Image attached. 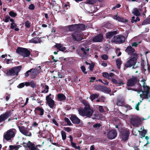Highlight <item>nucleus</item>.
<instances>
[{
    "instance_id": "nucleus-1",
    "label": "nucleus",
    "mask_w": 150,
    "mask_h": 150,
    "mask_svg": "<svg viewBox=\"0 0 150 150\" xmlns=\"http://www.w3.org/2000/svg\"><path fill=\"white\" fill-rule=\"evenodd\" d=\"M81 103L85 106L83 109L79 110L78 111L79 114L83 116H86L87 117H91L94 112L92 107H91L88 102L85 100H83Z\"/></svg>"
},
{
    "instance_id": "nucleus-2",
    "label": "nucleus",
    "mask_w": 150,
    "mask_h": 150,
    "mask_svg": "<svg viewBox=\"0 0 150 150\" xmlns=\"http://www.w3.org/2000/svg\"><path fill=\"white\" fill-rule=\"evenodd\" d=\"M16 134V129L12 128L8 130L4 134L3 138L7 141L11 140L13 138Z\"/></svg>"
},
{
    "instance_id": "nucleus-3",
    "label": "nucleus",
    "mask_w": 150,
    "mask_h": 150,
    "mask_svg": "<svg viewBox=\"0 0 150 150\" xmlns=\"http://www.w3.org/2000/svg\"><path fill=\"white\" fill-rule=\"evenodd\" d=\"M23 145L26 150H39L37 148L36 145L34 143L31 142L29 141L27 143L23 142L21 144Z\"/></svg>"
},
{
    "instance_id": "nucleus-4",
    "label": "nucleus",
    "mask_w": 150,
    "mask_h": 150,
    "mask_svg": "<svg viewBox=\"0 0 150 150\" xmlns=\"http://www.w3.org/2000/svg\"><path fill=\"white\" fill-rule=\"evenodd\" d=\"M138 56H130L129 58V60L125 63V67L126 68H130L134 66L136 63Z\"/></svg>"
},
{
    "instance_id": "nucleus-5",
    "label": "nucleus",
    "mask_w": 150,
    "mask_h": 150,
    "mask_svg": "<svg viewBox=\"0 0 150 150\" xmlns=\"http://www.w3.org/2000/svg\"><path fill=\"white\" fill-rule=\"evenodd\" d=\"M22 68L21 66H19L9 69L6 74L8 76H18V72L20 71Z\"/></svg>"
},
{
    "instance_id": "nucleus-6",
    "label": "nucleus",
    "mask_w": 150,
    "mask_h": 150,
    "mask_svg": "<svg viewBox=\"0 0 150 150\" xmlns=\"http://www.w3.org/2000/svg\"><path fill=\"white\" fill-rule=\"evenodd\" d=\"M16 52L24 57H29L30 54V52L27 49L19 47H17Z\"/></svg>"
},
{
    "instance_id": "nucleus-7",
    "label": "nucleus",
    "mask_w": 150,
    "mask_h": 150,
    "mask_svg": "<svg viewBox=\"0 0 150 150\" xmlns=\"http://www.w3.org/2000/svg\"><path fill=\"white\" fill-rule=\"evenodd\" d=\"M130 133L128 129H127L122 130L120 134V137L121 140L124 142L128 139Z\"/></svg>"
},
{
    "instance_id": "nucleus-8",
    "label": "nucleus",
    "mask_w": 150,
    "mask_h": 150,
    "mask_svg": "<svg viewBox=\"0 0 150 150\" xmlns=\"http://www.w3.org/2000/svg\"><path fill=\"white\" fill-rule=\"evenodd\" d=\"M125 41V37L123 35H119L114 36L112 41L118 44L124 43Z\"/></svg>"
},
{
    "instance_id": "nucleus-9",
    "label": "nucleus",
    "mask_w": 150,
    "mask_h": 150,
    "mask_svg": "<svg viewBox=\"0 0 150 150\" xmlns=\"http://www.w3.org/2000/svg\"><path fill=\"white\" fill-rule=\"evenodd\" d=\"M130 122L131 124L133 126L138 127L140 125L142 120L138 117L133 116L130 119Z\"/></svg>"
},
{
    "instance_id": "nucleus-10",
    "label": "nucleus",
    "mask_w": 150,
    "mask_h": 150,
    "mask_svg": "<svg viewBox=\"0 0 150 150\" xmlns=\"http://www.w3.org/2000/svg\"><path fill=\"white\" fill-rule=\"evenodd\" d=\"M39 72H40L38 71V70L37 69H31L27 71L26 73H25L24 74L25 77H28L29 75V73H31V78L34 79L36 78L38 74L39 73Z\"/></svg>"
},
{
    "instance_id": "nucleus-11",
    "label": "nucleus",
    "mask_w": 150,
    "mask_h": 150,
    "mask_svg": "<svg viewBox=\"0 0 150 150\" xmlns=\"http://www.w3.org/2000/svg\"><path fill=\"white\" fill-rule=\"evenodd\" d=\"M73 40L74 41H80L82 39L81 32L79 30L75 31L71 35Z\"/></svg>"
},
{
    "instance_id": "nucleus-12",
    "label": "nucleus",
    "mask_w": 150,
    "mask_h": 150,
    "mask_svg": "<svg viewBox=\"0 0 150 150\" xmlns=\"http://www.w3.org/2000/svg\"><path fill=\"white\" fill-rule=\"evenodd\" d=\"M18 128L20 132L23 134L28 137H31L32 136V134L29 131V129L26 128L24 126H18Z\"/></svg>"
},
{
    "instance_id": "nucleus-13",
    "label": "nucleus",
    "mask_w": 150,
    "mask_h": 150,
    "mask_svg": "<svg viewBox=\"0 0 150 150\" xmlns=\"http://www.w3.org/2000/svg\"><path fill=\"white\" fill-rule=\"evenodd\" d=\"M126 52L130 56H138L135 50L131 46H128L125 50Z\"/></svg>"
},
{
    "instance_id": "nucleus-14",
    "label": "nucleus",
    "mask_w": 150,
    "mask_h": 150,
    "mask_svg": "<svg viewBox=\"0 0 150 150\" xmlns=\"http://www.w3.org/2000/svg\"><path fill=\"white\" fill-rule=\"evenodd\" d=\"M138 81L137 77H134L132 76L131 78L129 79L127 81V86L128 87H132L135 86Z\"/></svg>"
},
{
    "instance_id": "nucleus-15",
    "label": "nucleus",
    "mask_w": 150,
    "mask_h": 150,
    "mask_svg": "<svg viewBox=\"0 0 150 150\" xmlns=\"http://www.w3.org/2000/svg\"><path fill=\"white\" fill-rule=\"evenodd\" d=\"M12 114L11 111H6L5 113L1 114L0 115V123L4 121Z\"/></svg>"
},
{
    "instance_id": "nucleus-16",
    "label": "nucleus",
    "mask_w": 150,
    "mask_h": 150,
    "mask_svg": "<svg viewBox=\"0 0 150 150\" xmlns=\"http://www.w3.org/2000/svg\"><path fill=\"white\" fill-rule=\"evenodd\" d=\"M117 135V133L115 130H111L109 131L107 134V137L109 139H115Z\"/></svg>"
},
{
    "instance_id": "nucleus-17",
    "label": "nucleus",
    "mask_w": 150,
    "mask_h": 150,
    "mask_svg": "<svg viewBox=\"0 0 150 150\" xmlns=\"http://www.w3.org/2000/svg\"><path fill=\"white\" fill-rule=\"evenodd\" d=\"M70 119L72 122L75 124H78L81 122V120L74 114H71Z\"/></svg>"
},
{
    "instance_id": "nucleus-18",
    "label": "nucleus",
    "mask_w": 150,
    "mask_h": 150,
    "mask_svg": "<svg viewBox=\"0 0 150 150\" xmlns=\"http://www.w3.org/2000/svg\"><path fill=\"white\" fill-rule=\"evenodd\" d=\"M103 36L102 33L99 34L93 39L92 41L94 42H101L103 41Z\"/></svg>"
},
{
    "instance_id": "nucleus-19",
    "label": "nucleus",
    "mask_w": 150,
    "mask_h": 150,
    "mask_svg": "<svg viewBox=\"0 0 150 150\" xmlns=\"http://www.w3.org/2000/svg\"><path fill=\"white\" fill-rule=\"evenodd\" d=\"M44 37H42L39 38V37H35L29 40V43H33L35 44L40 43L42 42L41 39L43 38Z\"/></svg>"
},
{
    "instance_id": "nucleus-20",
    "label": "nucleus",
    "mask_w": 150,
    "mask_h": 150,
    "mask_svg": "<svg viewBox=\"0 0 150 150\" xmlns=\"http://www.w3.org/2000/svg\"><path fill=\"white\" fill-rule=\"evenodd\" d=\"M111 81L113 83L118 85V86H121L125 84V83L123 79L117 78V80L114 79H112Z\"/></svg>"
},
{
    "instance_id": "nucleus-21",
    "label": "nucleus",
    "mask_w": 150,
    "mask_h": 150,
    "mask_svg": "<svg viewBox=\"0 0 150 150\" xmlns=\"http://www.w3.org/2000/svg\"><path fill=\"white\" fill-rule=\"evenodd\" d=\"M46 103L47 104L50 108L52 109H54V106L55 105L54 101L52 99H46Z\"/></svg>"
},
{
    "instance_id": "nucleus-22",
    "label": "nucleus",
    "mask_w": 150,
    "mask_h": 150,
    "mask_svg": "<svg viewBox=\"0 0 150 150\" xmlns=\"http://www.w3.org/2000/svg\"><path fill=\"white\" fill-rule=\"evenodd\" d=\"M77 25L76 24L69 25L64 28V30L66 31H73L74 30H77Z\"/></svg>"
},
{
    "instance_id": "nucleus-23",
    "label": "nucleus",
    "mask_w": 150,
    "mask_h": 150,
    "mask_svg": "<svg viewBox=\"0 0 150 150\" xmlns=\"http://www.w3.org/2000/svg\"><path fill=\"white\" fill-rule=\"evenodd\" d=\"M117 33V30H114L108 32L106 34V38L107 39H110Z\"/></svg>"
},
{
    "instance_id": "nucleus-24",
    "label": "nucleus",
    "mask_w": 150,
    "mask_h": 150,
    "mask_svg": "<svg viewBox=\"0 0 150 150\" xmlns=\"http://www.w3.org/2000/svg\"><path fill=\"white\" fill-rule=\"evenodd\" d=\"M145 81V80L144 79L142 81V82H143L142 87H143L144 90L143 91L142 93H146V92L147 91L148 95H149V93L150 88L149 86L146 85V83L144 82Z\"/></svg>"
},
{
    "instance_id": "nucleus-25",
    "label": "nucleus",
    "mask_w": 150,
    "mask_h": 150,
    "mask_svg": "<svg viewBox=\"0 0 150 150\" xmlns=\"http://www.w3.org/2000/svg\"><path fill=\"white\" fill-rule=\"evenodd\" d=\"M34 112L36 114L40 115H42L44 113V110L42 108L39 107H38L35 108Z\"/></svg>"
},
{
    "instance_id": "nucleus-26",
    "label": "nucleus",
    "mask_w": 150,
    "mask_h": 150,
    "mask_svg": "<svg viewBox=\"0 0 150 150\" xmlns=\"http://www.w3.org/2000/svg\"><path fill=\"white\" fill-rule=\"evenodd\" d=\"M54 47L57 50L62 52L64 51L66 49V48L60 43H56Z\"/></svg>"
},
{
    "instance_id": "nucleus-27",
    "label": "nucleus",
    "mask_w": 150,
    "mask_h": 150,
    "mask_svg": "<svg viewBox=\"0 0 150 150\" xmlns=\"http://www.w3.org/2000/svg\"><path fill=\"white\" fill-rule=\"evenodd\" d=\"M57 98L58 100L60 101H64L66 99V96L63 94L59 93L57 95Z\"/></svg>"
},
{
    "instance_id": "nucleus-28",
    "label": "nucleus",
    "mask_w": 150,
    "mask_h": 150,
    "mask_svg": "<svg viewBox=\"0 0 150 150\" xmlns=\"http://www.w3.org/2000/svg\"><path fill=\"white\" fill-rule=\"evenodd\" d=\"M22 146V145H10L9 146L8 150H18V149Z\"/></svg>"
},
{
    "instance_id": "nucleus-29",
    "label": "nucleus",
    "mask_w": 150,
    "mask_h": 150,
    "mask_svg": "<svg viewBox=\"0 0 150 150\" xmlns=\"http://www.w3.org/2000/svg\"><path fill=\"white\" fill-rule=\"evenodd\" d=\"M150 24V15L144 19L142 23V25H145Z\"/></svg>"
},
{
    "instance_id": "nucleus-30",
    "label": "nucleus",
    "mask_w": 150,
    "mask_h": 150,
    "mask_svg": "<svg viewBox=\"0 0 150 150\" xmlns=\"http://www.w3.org/2000/svg\"><path fill=\"white\" fill-rule=\"evenodd\" d=\"M101 91L105 93H109L111 92V90L110 88H107L105 86H102Z\"/></svg>"
},
{
    "instance_id": "nucleus-31",
    "label": "nucleus",
    "mask_w": 150,
    "mask_h": 150,
    "mask_svg": "<svg viewBox=\"0 0 150 150\" xmlns=\"http://www.w3.org/2000/svg\"><path fill=\"white\" fill-rule=\"evenodd\" d=\"M77 25V30H84L85 29V25L82 23L76 24Z\"/></svg>"
},
{
    "instance_id": "nucleus-32",
    "label": "nucleus",
    "mask_w": 150,
    "mask_h": 150,
    "mask_svg": "<svg viewBox=\"0 0 150 150\" xmlns=\"http://www.w3.org/2000/svg\"><path fill=\"white\" fill-rule=\"evenodd\" d=\"M117 105L120 106H123L124 104V100L122 98L117 99Z\"/></svg>"
},
{
    "instance_id": "nucleus-33",
    "label": "nucleus",
    "mask_w": 150,
    "mask_h": 150,
    "mask_svg": "<svg viewBox=\"0 0 150 150\" xmlns=\"http://www.w3.org/2000/svg\"><path fill=\"white\" fill-rule=\"evenodd\" d=\"M143 94H140V96L141 98H142V100H143V99H149L150 97V95H148V92L147 91L146 93H142Z\"/></svg>"
},
{
    "instance_id": "nucleus-34",
    "label": "nucleus",
    "mask_w": 150,
    "mask_h": 150,
    "mask_svg": "<svg viewBox=\"0 0 150 150\" xmlns=\"http://www.w3.org/2000/svg\"><path fill=\"white\" fill-rule=\"evenodd\" d=\"M132 13L134 15L136 16H139L140 15V13L138 9L137 8H134L133 9Z\"/></svg>"
},
{
    "instance_id": "nucleus-35",
    "label": "nucleus",
    "mask_w": 150,
    "mask_h": 150,
    "mask_svg": "<svg viewBox=\"0 0 150 150\" xmlns=\"http://www.w3.org/2000/svg\"><path fill=\"white\" fill-rule=\"evenodd\" d=\"M116 63L117 68L118 69H120L121 67V65L122 63V62L121 61L120 59H117L116 60Z\"/></svg>"
},
{
    "instance_id": "nucleus-36",
    "label": "nucleus",
    "mask_w": 150,
    "mask_h": 150,
    "mask_svg": "<svg viewBox=\"0 0 150 150\" xmlns=\"http://www.w3.org/2000/svg\"><path fill=\"white\" fill-rule=\"evenodd\" d=\"M99 96V94L98 93L92 94L90 96V98L93 101L95 99L97 98Z\"/></svg>"
},
{
    "instance_id": "nucleus-37",
    "label": "nucleus",
    "mask_w": 150,
    "mask_h": 150,
    "mask_svg": "<svg viewBox=\"0 0 150 150\" xmlns=\"http://www.w3.org/2000/svg\"><path fill=\"white\" fill-rule=\"evenodd\" d=\"M118 21L121 22L126 23L128 22V20L126 19H125L119 16L118 18Z\"/></svg>"
},
{
    "instance_id": "nucleus-38",
    "label": "nucleus",
    "mask_w": 150,
    "mask_h": 150,
    "mask_svg": "<svg viewBox=\"0 0 150 150\" xmlns=\"http://www.w3.org/2000/svg\"><path fill=\"white\" fill-rule=\"evenodd\" d=\"M61 134L62 135V139L63 140H65L66 139L67 137L66 132L63 131H62L61 132Z\"/></svg>"
},
{
    "instance_id": "nucleus-39",
    "label": "nucleus",
    "mask_w": 150,
    "mask_h": 150,
    "mask_svg": "<svg viewBox=\"0 0 150 150\" xmlns=\"http://www.w3.org/2000/svg\"><path fill=\"white\" fill-rule=\"evenodd\" d=\"M64 120L67 123L68 125L69 126H71L72 125V124L71 123V122L68 118L67 117H65L64 119Z\"/></svg>"
},
{
    "instance_id": "nucleus-40",
    "label": "nucleus",
    "mask_w": 150,
    "mask_h": 150,
    "mask_svg": "<svg viewBox=\"0 0 150 150\" xmlns=\"http://www.w3.org/2000/svg\"><path fill=\"white\" fill-rule=\"evenodd\" d=\"M147 131V130L144 129L143 130L141 134V138L144 137H145Z\"/></svg>"
},
{
    "instance_id": "nucleus-41",
    "label": "nucleus",
    "mask_w": 150,
    "mask_h": 150,
    "mask_svg": "<svg viewBox=\"0 0 150 150\" xmlns=\"http://www.w3.org/2000/svg\"><path fill=\"white\" fill-rule=\"evenodd\" d=\"M102 86L100 85H98L95 86V88L96 90L99 91L101 90Z\"/></svg>"
},
{
    "instance_id": "nucleus-42",
    "label": "nucleus",
    "mask_w": 150,
    "mask_h": 150,
    "mask_svg": "<svg viewBox=\"0 0 150 150\" xmlns=\"http://www.w3.org/2000/svg\"><path fill=\"white\" fill-rule=\"evenodd\" d=\"M87 3L90 4H93L96 2V0H87Z\"/></svg>"
},
{
    "instance_id": "nucleus-43",
    "label": "nucleus",
    "mask_w": 150,
    "mask_h": 150,
    "mask_svg": "<svg viewBox=\"0 0 150 150\" xmlns=\"http://www.w3.org/2000/svg\"><path fill=\"white\" fill-rule=\"evenodd\" d=\"M81 69L84 74H87V72L86 71V68L84 66L82 65L81 66Z\"/></svg>"
},
{
    "instance_id": "nucleus-44",
    "label": "nucleus",
    "mask_w": 150,
    "mask_h": 150,
    "mask_svg": "<svg viewBox=\"0 0 150 150\" xmlns=\"http://www.w3.org/2000/svg\"><path fill=\"white\" fill-rule=\"evenodd\" d=\"M64 8H65V10H67L70 8V6L69 5V2H67L64 5Z\"/></svg>"
},
{
    "instance_id": "nucleus-45",
    "label": "nucleus",
    "mask_w": 150,
    "mask_h": 150,
    "mask_svg": "<svg viewBox=\"0 0 150 150\" xmlns=\"http://www.w3.org/2000/svg\"><path fill=\"white\" fill-rule=\"evenodd\" d=\"M103 76L108 79H109V76L108 74L106 72H103Z\"/></svg>"
},
{
    "instance_id": "nucleus-46",
    "label": "nucleus",
    "mask_w": 150,
    "mask_h": 150,
    "mask_svg": "<svg viewBox=\"0 0 150 150\" xmlns=\"http://www.w3.org/2000/svg\"><path fill=\"white\" fill-rule=\"evenodd\" d=\"M30 23L28 21H26L25 23V26L27 28H29L30 27Z\"/></svg>"
},
{
    "instance_id": "nucleus-47",
    "label": "nucleus",
    "mask_w": 150,
    "mask_h": 150,
    "mask_svg": "<svg viewBox=\"0 0 150 150\" xmlns=\"http://www.w3.org/2000/svg\"><path fill=\"white\" fill-rule=\"evenodd\" d=\"M94 66L95 64L93 63H92L91 64L89 65V69L90 71H93Z\"/></svg>"
},
{
    "instance_id": "nucleus-48",
    "label": "nucleus",
    "mask_w": 150,
    "mask_h": 150,
    "mask_svg": "<svg viewBox=\"0 0 150 150\" xmlns=\"http://www.w3.org/2000/svg\"><path fill=\"white\" fill-rule=\"evenodd\" d=\"M9 15L13 17H15L17 16L16 13L12 11L9 12Z\"/></svg>"
},
{
    "instance_id": "nucleus-49",
    "label": "nucleus",
    "mask_w": 150,
    "mask_h": 150,
    "mask_svg": "<svg viewBox=\"0 0 150 150\" xmlns=\"http://www.w3.org/2000/svg\"><path fill=\"white\" fill-rule=\"evenodd\" d=\"M30 86L33 88H35L36 87V84L33 81L30 82Z\"/></svg>"
},
{
    "instance_id": "nucleus-50",
    "label": "nucleus",
    "mask_w": 150,
    "mask_h": 150,
    "mask_svg": "<svg viewBox=\"0 0 150 150\" xmlns=\"http://www.w3.org/2000/svg\"><path fill=\"white\" fill-rule=\"evenodd\" d=\"M101 58L104 60H107L108 59V56L107 54H104L101 56Z\"/></svg>"
},
{
    "instance_id": "nucleus-51",
    "label": "nucleus",
    "mask_w": 150,
    "mask_h": 150,
    "mask_svg": "<svg viewBox=\"0 0 150 150\" xmlns=\"http://www.w3.org/2000/svg\"><path fill=\"white\" fill-rule=\"evenodd\" d=\"M98 110L101 113H103L105 112V110L102 106L99 105L98 107Z\"/></svg>"
},
{
    "instance_id": "nucleus-52",
    "label": "nucleus",
    "mask_w": 150,
    "mask_h": 150,
    "mask_svg": "<svg viewBox=\"0 0 150 150\" xmlns=\"http://www.w3.org/2000/svg\"><path fill=\"white\" fill-rule=\"evenodd\" d=\"M25 84L24 83H20L18 86L17 87L18 88H21L24 87Z\"/></svg>"
},
{
    "instance_id": "nucleus-53",
    "label": "nucleus",
    "mask_w": 150,
    "mask_h": 150,
    "mask_svg": "<svg viewBox=\"0 0 150 150\" xmlns=\"http://www.w3.org/2000/svg\"><path fill=\"white\" fill-rule=\"evenodd\" d=\"M140 87L138 89H135L134 90L135 91H137L138 93H140L141 92H142L143 91L142 90V86L140 85Z\"/></svg>"
},
{
    "instance_id": "nucleus-54",
    "label": "nucleus",
    "mask_w": 150,
    "mask_h": 150,
    "mask_svg": "<svg viewBox=\"0 0 150 150\" xmlns=\"http://www.w3.org/2000/svg\"><path fill=\"white\" fill-rule=\"evenodd\" d=\"M101 126L100 123H96L93 125V127L94 128H98L100 127Z\"/></svg>"
},
{
    "instance_id": "nucleus-55",
    "label": "nucleus",
    "mask_w": 150,
    "mask_h": 150,
    "mask_svg": "<svg viewBox=\"0 0 150 150\" xmlns=\"http://www.w3.org/2000/svg\"><path fill=\"white\" fill-rule=\"evenodd\" d=\"M17 27L16 24L14 23H11L10 28L11 29H14V28H16Z\"/></svg>"
},
{
    "instance_id": "nucleus-56",
    "label": "nucleus",
    "mask_w": 150,
    "mask_h": 150,
    "mask_svg": "<svg viewBox=\"0 0 150 150\" xmlns=\"http://www.w3.org/2000/svg\"><path fill=\"white\" fill-rule=\"evenodd\" d=\"M35 6L33 4H31L28 7V8L30 10H33L34 9Z\"/></svg>"
},
{
    "instance_id": "nucleus-57",
    "label": "nucleus",
    "mask_w": 150,
    "mask_h": 150,
    "mask_svg": "<svg viewBox=\"0 0 150 150\" xmlns=\"http://www.w3.org/2000/svg\"><path fill=\"white\" fill-rule=\"evenodd\" d=\"M143 61V62L141 63V66L142 67V69H143V70L144 71H146V69H145V65L144 64V61Z\"/></svg>"
},
{
    "instance_id": "nucleus-58",
    "label": "nucleus",
    "mask_w": 150,
    "mask_h": 150,
    "mask_svg": "<svg viewBox=\"0 0 150 150\" xmlns=\"http://www.w3.org/2000/svg\"><path fill=\"white\" fill-rule=\"evenodd\" d=\"M10 19V16H6L5 17V19L4 21L6 23H7L9 21Z\"/></svg>"
},
{
    "instance_id": "nucleus-59",
    "label": "nucleus",
    "mask_w": 150,
    "mask_h": 150,
    "mask_svg": "<svg viewBox=\"0 0 150 150\" xmlns=\"http://www.w3.org/2000/svg\"><path fill=\"white\" fill-rule=\"evenodd\" d=\"M44 88H45L44 90H45V93H47L48 92V90L49 89V87L47 85H45L44 86Z\"/></svg>"
},
{
    "instance_id": "nucleus-60",
    "label": "nucleus",
    "mask_w": 150,
    "mask_h": 150,
    "mask_svg": "<svg viewBox=\"0 0 150 150\" xmlns=\"http://www.w3.org/2000/svg\"><path fill=\"white\" fill-rule=\"evenodd\" d=\"M81 50L83 52V53L85 55H86L87 54V53L86 52L85 48L83 47H81Z\"/></svg>"
},
{
    "instance_id": "nucleus-61",
    "label": "nucleus",
    "mask_w": 150,
    "mask_h": 150,
    "mask_svg": "<svg viewBox=\"0 0 150 150\" xmlns=\"http://www.w3.org/2000/svg\"><path fill=\"white\" fill-rule=\"evenodd\" d=\"M81 50L83 52V53L85 55H86L87 54V53L86 52L85 48L83 47H81Z\"/></svg>"
},
{
    "instance_id": "nucleus-62",
    "label": "nucleus",
    "mask_w": 150,
    "mask_h": 150,
    "mask_svg": "<svg viewBox=\"0 0 150 150\" xmlns=\"http://www.w3.org/2000/svg\"><path fill=\"white\" fill-rule=\"evenodd\" d=\"M6 101H7L9 100L10 97V95L9 94L7 93H6Z\"/></svg>"
},
{
    "instance_id": "nucleus-63",
    "label": "nucleus",
    "mask_w": 150,
    "mask_h": 150,
    "mask_svg": "<svg viewBox=\"0 0 150 150\" xmlns=\"http://www.w3.org/2000/svg\"><path fill=\"white\" fill-rule=\"evenodd\" d=\"M64 130L66 131L67 132H69L71 130L70 128L69 127H64Z\"/></svg>"
},
{
    "instance_id": "nucleus-64",
    "label": "nucleus",
    "mask_w": 150,
    "mask_h": 150,
    "mask_svg": "<svg viewBox=\"0 0 150 150\" xmlns=\"http://www.w3.org/2000/svg\"><path fill=\"white\" fill-rule=\"evenodd\" d=\"M52 122L53 123H54L57 126H59V125L57 121L55 120L54 119H52Z\"/></svg>"
}]
</instances>
